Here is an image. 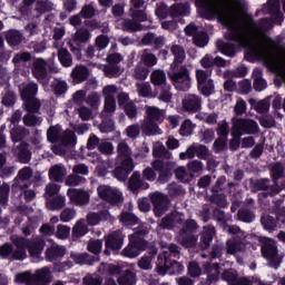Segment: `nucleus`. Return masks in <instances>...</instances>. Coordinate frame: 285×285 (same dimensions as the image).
I'll use <instances>...</instances> for the list:
<instances>
[{"mask_svg":"<svg viewBox=\"0 0 285 285\" xmlns=\"http://www.w3.org/2000/svg\"><path fill=\"white\" fill-rule=\"evenodd\" d=\"M150 82L153 86H166L167 83V78H166V71L161 69H155L150 73Z\"/></svg>","mask_w":285,"mask_h":285,"instance_id":"nucleus-33","label":"nucleus"},{"mask_svg":"<svg viewBox=\"0 0 285 285\" xmlns=\"http://www.w3.org/2000/svg\"><path fill=\"white\" fill-rule=\"evenodd\" d=\"M58 60L61 63L62 68L72 67V55L66 48H60L58 50Z\"/></svg>","mask_w":285,"mask_h":285,"instance_id":"nucleus-36","label":"nucleus"},{"mask_svg":"<svg viewBox=\"0 0 285 285\" xmlns=\"http://www.w3.org/2000/svg\"><path fill=\"white\" fill-rule=\"evenodd\" d=\"M47 139L51 144H57L61 139V127L52 126L47 131Z\"/></svg>","mask_w":285,"mask_h":285,"instance_id":"nucleus-51","label":"nucleus"},{"mask_svg":"<svg viewBox=\"0 0 285 285\" xmlns=\"http://www.w3.org/2000/svg\"><path fill=\"white\" fill-rule=\"evenodd\" d=\"M213 237H215V227L214 226H205L203 229V236L200 240V246L204 250L210 247V242H213Z\"/></svg>","mask_w":285,"mask_h":285,"instance_id":"nucleus-29","label":"nucleus"},{"mask_svg":"<svg viewBox=\"0 0 285 285\" xmlns=\"http://www.w3.org/2000/svg\"><path fill=\"white\" fill-rule=\"evenodd\" d=\"M154 255H157V249H153L148 256H142L138 262V266L142 271H150L153 268V256Z\"/></svg>","mask_w":285,"mask_h":285,"instance_id":"nucleus-45","label":"nucleus"},{"mask_svg":"<svg viewBox=\"0 0 285 285\" xmlns=\"http://www.w3.org/2000/svg\"><path fill=\"white\" fill-rule=\"evenodd\" d=\"M262 254L265 259L269 261V266L272 268H275L276 271L279 268L283 256L279 255V252L277 250V242L274 239H267L262 247Z\"/></svg>","mask_w":285,"mask_h":285,"instance_id":"nucleus-9","label":"nucleus"},{"mask_svg":"<svg viewBox=\"0 0 285 285\" xmlns=\"http://www.w3.org/2000/svg\"><path fill=\"white\" fill-rule=\"evenodd\" d=\"M48 70L53 75H59V72H61V69L55 63V57L49 58L48 60L43 58H35L32 60L31 72L35 79L40 83H43V81L48 79Z\"/></svg>","mask_w":285,"mask_h":285,"instance_id":"nucleus-4","label":"nucleus"},{"mask_svg":"<svg viewBox=\"0 0 285 285\" xmlns=\"http://www.w3.org/2000/svg\"><path fill=\"white\" fill-rule=\"evenodd\" d=\"M170 52L174 56V62L171 63L173 71L168 73V77L176 90L186 92V90H190L193 81V78H190V70L184 65L177 69V63H184V60L186 59V50L180 45H173Z\"/></svg>","mask_w":285,"mask_h":285,"instance_id":"nucleus-1","label":"nucleus"},{"mask_svg":"<svg viewBox=\"0 0 285 285\" xmlns=\"http://www.w3.org/2000/svg\"><path fill=\"white\" fill-rule=\"evenodd\" d=\"M72 233L75 237H83V235L88 233V225L86 224V220H78L73 226Z\"/></svg>","mask_w":285,"mask_h":285,"instance_id":"nucleus-54","label":"nucleus"},{"mask_svg":"<svg viewBox=\"0 0 285 285\" xmlns=\"http://www.w3.org/2000/svg\"><path fill=\"white\" fill-rule=\"evenodd\" d=\"M105 246V255H110V250H121L124 246V234L120 232L109 234L106 238Z\"/></svg>","mask_w":285,"mask_h":285,"instance_id":"nucleus-15","label":"nucleus"},{"mask_svg":"<svg viewBox=\"0 0 285 285\" xmlns=\"http://www.w3.org/2000/svg\"><path fill=\"white\" fill-rule=\"evenodd\" d=\"M87 106L97 110L101 106V96L97 91H92L86 98Z\"/></svg>","mask_w":285,"mask_h":285,"instance_id":"nucleus-50","label":"nucleus"},{"mask_svg":"<svg viewBox=\"0 0 285 285\" xmlns=\"http://www.w3.org/2000/svg\"><path fill=\"white\" fill-rule=\"evenodd\" d=\"M271 173H272L273 181L277 184V180L284 177V165L282 163H275L271 167Z\"/></svg>","mask_w":285,"mask_h":285,"instance_id":"nucleus-55","label":"nucleus"},{"mask_svg":"<svg viewBox=\"0 0 285 285\" xmlns=\"http://www.w3.org/2000/svg\"><path fill=\"white\" fill-rule=\"evenodd\" d=\"M151 166L154 170L159 173L158 181H160V184H166V181H168V178L173 177V168H175V165L173 163L154 160Z\"/></svg>","mask_w":285,"mask_h":285,"instance_id":"nucleus-12","label":"nucleus"},{"mask_svg":"<svg viewBox=\"0 0 285 285\" xmlns=\"http://www.w3.org/2000/svg\"><path fill=\"white\" fill-rule=\"evenodd\" d=\"M163 255L158 256L156 273L158 275H166L167 272L170 275H179L184 272V265L179 262L170 259V257H179V247L175 244H170L167 247L163 246Z\"/></svg>","mask_w":285,"mask_h":285,"instance_id":"nucleus-2","label":"nucleus"},{"mask_svg":"<svg viewBox=\"0 0 285 285\" xmlns=\"http://www.w3.org/2000/svg\"><path fill=\"white\" fill-rule=\"evenodd\" d=\"M88 226H97L100 222H108L110 219V213L107 210L100 213H89L86 216Z\"/></svg>","mask_w":285,"mask_h":285,"instance_id":"nucleus-24","label":"nucleus"},{"mask_svg":"<svg viewBox=\"0 0 285 285\" xmlns=\"http://www.w3.org/2000/svg\"><path fill=\"white\" fill-rule=\"evenodd\" d=\"M146 119L156 121L157 124L164 122L166 119V110L160 109L156 106H145Z\"/></svg>","mask_w":285,"mask_h":285,"instance_id":"nucleus-20","label":"nucleus"},{"mask_svg":"<svg viewBox=\"0 0 285 285\" xmlns=\"http://www.w3.org/2000/svg\"><path fill=\"white\" fill-rule=\"evenodd\" d=\"M33 175H35V171L31 169V167L24 166L18 171L14 178V181L16 184H19L20 181H30Z\"/></svg>","mask_w":285,"mask_h":285,"instance_id":"nucleus-39","label":"nucleus"},{"mask_svg":"<svg viewBox=\"0 0 285 285\" xmlns=\"http://www.w3.org/2000/svg\"><path fill=\"white\" fill-rule=\"evenodd\" d=\"M55 276L50 267H42L36 269L35 273L23 272L16 275V282L18 284L26 285H50Z\"/></svg>","mask_w":285,"mask_h":285,"instance_id":"nucleus-3","label":"nucleus"},{"mask_svg":"<svg viewBox=\"0 0 285 285\" xmlns=\"http://www.w3.org/2000/svg\"><path fill=\"white\" fill-rule=\"evenodd\" d=\"M52 8H55V4L49 0H37L36 2V10L40 14H43V12H50Z\"/></svg>","mask_w":285,"mask_h":285,"instance_id":"nucleus-59","label":"nucleus"},{"mask_svg":"<svg viewBox=\"0 0 285 285\" xmlns=\"http://www.w3.org/2000/svg\"><path fill=\"white\" fill-rule=\"evenodd\" d=\"M148 75H150V69L140 62H138L131 71V77L136 81H146L148 79Z\"/></svg>","mask_w":285,"mask_h":285,"instance_id":"nucleus-28","label":"nucleus"},{"mask_svg":"<svg viewBox=\"0 0 285 285\" xmlns=\"http://www.w3.org/2000/svg\"><path fill=\"white\" fill-rule=\"evenodd\" d=\"M159 122L155 120H150L146 118L141 125V130L144 135H147L148 137L153 135H161V129H159Z\"/></svg>","mask_w":285,"mask_h":285,"instance_id":"nucleus-25","label":"nucleus"},{"mask_svg":"<svg viewBox=\"0 0 285 285\" xmlns=\"http://www.w3.org/2000/svg\"><path fill=\"white\" fill-rule=\"evenodd\" d=\"M244 135H259V124L250 118L233 117L232 118V137L239 139Z\"/></svg>","mask_w":285,"mask_h":285,"instance_id":"nucleus-5","label":"nucleus"},{"mask_svg":"<svg viewBox=\"0 0 285 285\" xmlns=\"http://www.w3.org/2000/svg\"><path fill=\"white\" fill-rule=\"evenodd\" d=\"M122 30L125 32H138L141 30V24L138 23L135 19H125L122 21Z\"/></svg>","mask_w":285,"mask_h":285,"instance_id":"nucleus-47","label":"nucleus"},{"mask_svg":"<svg viewBox=\"0 0 285 285\" xmlns=\"http://www.w3.org/2000/svg\"><path fill=\"white\" fill-rule=\"evenodd\" d=\"M117 282L119 285H135L137 284V275L132 271L127 269L124 275L118 277Z\"/></svg>","mask_w":285,"mask_h":285,"instance_id":"nucleus-41","label":"nucleus"},{"mask_svg":"<svg viewBox=\"0 0 285 285\" xmlns=\"http://www.w3.org/2000/svg\"><path fill=\"white\" fill-rule=\"evenodd\" d=\"M222 278L229 285H244L248 283V278L237 277V272L235 269H227L223 272Z\"/></svg>","mask_w":285,"mask_h":285,"instance_id":"nucleus-22","label":"nucleus"},{"mask_svg":"<svg viewBox=\"0 0 285 285\" xmlns=\"http://www.w3.org/2000/svg\"><path fill=\"white\" fill-rule=\"evenodd\" d=\"M153 155L163 159H170L173 157V154L164 145H156L153 149Z\"/></svg>","mask_w":285,"mask_h":285,"instance_id":"nucleus-58","label":"nucleus"},{"mask_svg":"<svg viewBox=\"0 0 285 285\" xmlns=\"http://www.w3.org/2000/svg\"><path fill=\"white\" fill-rule=\"evenodd\" d=\"M70 77L73 83H83L90 77V69L85 65H76L71 70Z\"/></svg>","mask_w":285,"mask_h":285,"instance_id":"nucleus-17","label":"nucleus"},{"mask_svg":"<svg viewBox=\"0 0 285 285\" xmlns=\"http://www.w3.org/2000/svg\"><path fill=\"white\" fill-rule=\"evenodd\" d=\"M97 194L102 202H107L111 206H121L124 204V194L116 187L99 185L97 187Z\"/></svg>","mask_w":285,"mask_h":285,"instance_id":"nucleus-8","label":"nucleus"},{"mask_svg":"<svg viewBox=\"0 0 285 285\" xmlns=\"http://www.w3.org/2000/svg\"><path fill=\"white\" fill-rule=\"evenodd\" d=\"M118 159L132 158V149L126 141H121L117 145Z\"/></svg>","mask_w":285,"mask_h":285,"instance_id":"nucleus-42","label":"nucleus"},{"mask_svg":"<svg viewBox=\"0 0 285 285\" xmlns=\"http://www.w3.org/2000/svg\"><path fill=\"white\" fill-rule=\"evenodd\" d=\"M7 43L11 48H17V46H20V43L23 42V33H21L19 30H9L6 33Z\"/></svg>","mask_w":285,"mask_h":285,"instance_id":"nucleus-31","label":"nucleus"},{"mask_svg":"<svg viewBox=\"0 0 285 285\" xmlns=\"http://www.w3.org/2000/svg\"><path fill=\"white\" fill-rule=\"evenodd\" d=\"M213 75L212 70L196 69L197 86L204 85L205 81H210Z\"/></svg>","mask_w":285,"mask_h":285,"instance_id":"nucleus-56","label":"nucleus"},{"mask_svg":"<svg viewBox=\"0 0 285 285\" xmlns=\"http://www.w3.org/2000/svg\"><path fill=\"white\" fill-rule=\"evenodd\" d=\"M39 92V86L36 82H30L20 91V97L22 101H28L29 99H37V94Z\"/></svg>","mask_w":285,"mask_h":285,"instance_id":"nucleus-26","label":"nucleus"},{"mask_svg":"<svg viewBox=\"0 0 285 285\" xmlns=\"http://www.w3.org/2000/svg\"><path fill=\"white\" fill-rule=\"evenodd\" d=\"M141 175L139 174V171H135L131 177L129 178L128 181V188L129 190H139V188H141Z\"/></svg>","mask_w":285,"mask_h":285,"instance_id":"nucleus-52","label":"nucleus"},{"mask_svg":"<svg viewBox=\"0 0 285 285\" xmlns=\"http://www.w3.org/2000/svg\"><path fill=\"white\" fill-rule=\"evenodd\" d=\"M183 108L186 112H197L202 109V98L197 95H188L183 99Z\"/></svg>","mask_w":285,"mask_h":285,"instance_id":"nucleus-18","label":"nucleus"},{"mask_svg":"<svg viewBox=\"0 0 285 285\" xmlns=\"http://www.w3.org/2000/svg\"><path fill=\"white\" fill-rule=\"evenodd\" d=\"M11 242L17 248H26L30 257H33L35 259H39L43 253V248H46V240L41 237L28 239L19 236H12Z\"/></svg>","mask_w":285,"mask_h":285,"instance_id":"nucleus-6","label":"nucleus"},{"mask_svg":"<svg viewBox=\"0 0 285 285\" xmlns=\"http://www.w3.org/2000/svg\"><path fill=\"white\" fill-rule=\"evenodd\" d=\"M227 233H229V235H234L232 239L226 242L227 255L244 253L246 250V233L235 225L227 226Z\"/></svg>","mask_w":285,"mask_h":285,"instance_id":"nucleus-7","label":"nucleus"},{"mask_svg":"<svg viewBox=\"0 0 285 285\" xmlns=\"http://www.w3.org/2000/svg\"><path fill=\"white\" fill-rule=\"evenodd\" d=\"M63 255H66V247L57 244H52L45 252L47 262H57V259H61Z\"/></svg>","mask_w":285,"mask_h":285,"instance_id":"nucleus-21","label":"nucleus"},{"mask_svg":"<svg viewBox=\"0 0 285 285\" xmlns=\"http://www.w3.org/2000/svg\"><path fill=\"white\" fill-rule=\"evenodd\" d=\"M253 79H254V88L258 92H262V90H265L266 88V80L262 78V70L255 69L253 72Z\"/></svg>","mask_w":285,"mask_h":285,"instance_id":"nucleus-44","label":"nucleus"},{"mask_svg":"<svg viewBox=\"0 0 285 285\" xmlns=\"http://www.w3.org/2000/svg\"><path fill=\"white\" fill-rule=\"evenodd\" d=\"M149 197L154 206V213L157 217H161V215L170 208V199L168 196L159 191H155L150 194Z\"/></svg>","mask_w":285,"mask_h":285,"instance_id":"nucleus-11","label":"nucleus"},{"mask_svg":"<svg viewBox=\"0 0 285 285\" xmlns=\"http://www.w3.org/2000/svg\"><path fill=\"white\" fill-rule=\"evenodd\" d=\"M255 187L258 190H266V193H268V195L271 196L277 195L279 190H282V188L279 187V185H277V183H275L274 180L271 181V179L268 178H262L257 180L255 184Z\"/></svg>","mask_w":285,"mask_h":285,"instance_id":"nucleus-19","label":"nucleus"},{"mask_svg":"<svg viewBox=\"0 0 285 285\" xmlns=\"http://www.w3.org/2000/svg\"><path fill=\"white\" fill-rule=\"evenodd\" d=\"M66 186H79L80 184H86V178L77 174H70L66 180Z\"/></svg>","mask_w":285,"mask_h":285,"instance_id":"nucleus-63","label":"nucleus"},{"mask_svg":"<svg viewBox=\"0 0 285 285\" xmlns=\"http://www.w3.org/2000/svg\"><path fill=\"white\" fill-rule=\"evenodd\" d=\"M60 141L63 146H76L77 135L75 131L67 129L60 135Z\"/></svg>","mask_w":285,"mask_h":285,"instance_id":"nucleus-40","label":"nucleus"},{"mask_svg":"<svg viewBox=\"0 0 285 285\" xmlns=\"http://www.w3.org/2000/svg\"><path fill=\"white\" fill-rule=\"evenodd\" d=\"M67 197L76 206H88L90 204V194L83 189L70 188L67 191Z\"/></svg>","mask_w":285,"mask_h":285,"instance_id":"nucleus-14","label":"nucleus"},{"mask_svg":"<svg viewBox=\"0 0 285 285\" xmlns=\"http://www.w3.org/2000/svg\"><path fill=\"white\" fill-rule=\"evenodd\" d=\"M181 224H184V214L179 212H171L160 220L158 228H161L163 230H170L171 228L181 226Z\"/></svg>","mask_w":285,"mask_h":285,"instance_id":"nucleus-13","label":"nucleus"},{"mask_svg":"<svg viewBox=\"0 0 285 285\" xmlns=\"http://www.w3.org/2000/svg\"><path fill=\"white\" fill-rule=\"evenodd\" d=\"M28 136V129L24 127H13L11 129V139L12 141H21V139H24Z\"/></svg>","mask_w":285,"mask_h":285,"instance_id":"nucleus-57","label":"nucleus"},{"mask_svg":"<svg viewBox=\"0 0 285 285\" xmlns=\"http://www.w3.org/2000/svg\"><path fill=\"white\" fill-rule=\"evenodd\" d=\"M61 190V186L57 185L56 183H49L45 187V198L51 199L55 197V195H59V191Z\"/></svg>","mask_w":285,"mask_h":285,"instance_id":"nucleus-53","label":"nucleus"},{"mask_svg":"<svg viewBox=\"0 0 285 285\" xmlns=\"http://www.w3.org/2000/svg\"><path fill=\"white\" fill-rule=\"evenodd\" d=\"M13 155L17 157L19 164H30L32 159L30 144L26 141L20 142L16 148H13Z\"/></svg>","mask_w":285,"mask_h":285,"instance_id":"nucleus-16","label":"nucleus"},{"mask_svg":"<svg viewBox=\"0 0 285 285\" xmlns=\"http://www.w3.org/2000/svg\"><path fill=\"white\" fill-rule=\"evenodd\" d=\"M141 42L144 46H156L159 47L164 43V37H159L155 33H147L142 39Z\"/></svg>","mask_w":285,"mask_h":285,"instance_id":"nucleus-43","label":"nucleus"},{"mask_svg":"<svg viewBox=\"0 0 285 285\" xmlns=\"http://www.w3.org/2000/svg\"><path fill=\"white\" fill-rule=\"evenodd\" d=\"M66 167L63 165H55L49 170V177L53 181H62L63 177L67 175Z\"/></svg>","mask_w":285,"mask_h":285,"instance_id":"nucleus-34","label":"nucleus"},{"mask_svg":"<svg viewBox=\"0 0 285 285\" xmlns=\"http://www.w3.org/2000/svg\"><path fill=\"white\" fill-rule=\"evenodd\" d=\"M194 43L197 48H206L208 46V33L200 31L194 36Z\"/></svg>","mask_w":285,"mask_h":285,"instance_id":"nucleus-61","label":"nucleus"},{"mask_svg":"<svg viewBox=\"0 0 285 285\" xmlns=\"http://www.w3.org/2000/svg\"><path fill=\"white\" fill-rule=\"evenodd\" d=\"M136 91L138 96L145 99L155 97L153 96V86H150V82H136Z\"/></svg>","mask_w":285,"mask_h":285,"instance_id":"nucleus-35","label":"nucleus"},{"mask_svg":"<svg viewBox=\"0 0 285 285\" xmlns=\"http://www.w3.org/2000/svg\"><path fill=\"white\" fill-rule=\"evenodd\" d=\"M203 269L205 271V273H207V278L209 282H217V279H219V273H222V271L219 269V264L205 263L203 265Z\"/></svg>","mask_w":285,"mask_h":285,"instance_id":"nucleus-30","label":"nucleus"},{"mask_svg":"<svg viewBox=\"0 0 285 285\" xmlns=\"http://www.w3.org/2000/svg\"><path fill=\"white\" fill-rule=\"evenodd\" d=\"M148 243L144 240L141 234L135 233L129 236V245L121 252L124 257H129L130 259L138 257L140 250H146Z\"/></svg>","mask_w":285,"mask_h":285,"instance_id":"nucleus-10","label":"nucleus"},{"mask_svg":"<svg viewBox=\"0 0 285 285\" xmlns=\"http://www.w3.org/2000/svg\"><path fill=\"white\" fill-rule=\"evenodd\" d=\"M190 14V4L188 2L185 3H176L169 8V16L173 19H177V17H188Z\"/></svg>","mask_w":285,"mask_h":285,"instance_id":"nucleus-23","label":"nucleus"},{"mask_svg":"<svg viewBox=\"0 0 285 285\" xmlns=\"http://www.w3.org/2000/svg\"><path fill=\"white\" fill-rule=\"evenodd\" d=\"M22 121H23L24 126L32 128L35 126L41 125V117H39L32 112H29L23 116Z\"/></svg>","mask_w":285,"mask_h":285,"instance_id":"nucleus-49","label":"nucleus"},{"mask_svg":"<svg viewBox=\"0 0 285 285\" xmlns=\"http://www.w3.org/2000/svg\"><path fill=\"white\" fill-rule=\"evenodd\" d=\"M173 87L170 85H164L160 89L158 99L165 104H170L173 101Z\"/></svg>","mask_w":285,"mask_h":285,"instance_id":"nucleus-46","label":"nucleus"},{"mask_svg":"<svg viewBox=\"0 0 285 285\" xmlns=\"http://www.w3.org/2000/svg\"><path fill=\"white\" fill-rule=\"evenodd\" d=\"M23 101H24L23 104L24 110L27 112L35 114L41 109V101L38 98H31L29 100H23Z\"/></svg>","mask_w":285,"mask_h":285,"instance_id":"nucleus-48","label":"nucleus"},{"mask_svg":"<svg viewBox=\"0 0 285 285\" xmlns=\"http://www.w3.org/2000/svg\"><path fill=\"white\" fill-rule=\"evenodd\" d=\"M217 48L223 55H226V57H235V52H237V48L234 43L224 42L223 40L217 41Z\"/></svg>","mask_w":285,"mask_h":285,"instance_id":"nucleus-37","label":"nucleus"},{"mask_svg":"<svg viewBox=\"0 0 285 285\" xmlns=\"http://www.w3.org/2000/svg\"><path fill=\"white\" fill-rule=\"evenodd\" d=\"M48 210H61L66 208V196L57 195L46 200Z\"/></svg>","mask_w":285,"mask_h":285,"instance_id":"nucleus-27","label":"nucleus"},{"mask_svg":"<svg viewBox=\"0 0 285 285\" xmlns=\"http://www.w3.org/2000/svg\"><path fill=\"white\" fill-rule=\"evenodd\" d=\"M146 68H153L154 66H157V56L155 53L150 52L148 49H144L140 52V62Z\"/></svg>","mask_w":285,"mask_h":285,"instance_id":"nucleus-32","label":"nucleus"},{"mask_svg":"<svg viewBox=\"0 0 285 285\" xmlns=\"http://www.w3.org/2000/svg\"><path fill=\"white\" fill-rule=\"evenodd\" d=\"M83 285H101L104 284V277L97 275V274H87L82 278Z\"/></svg>","mask_w":285,"mask_h":285,"instance_id":"nucleus-62","label":"nucleus"},{"mask_svg":"<svg viewBox=\"0 0 285 285\" xmlns=\"http://www.w3.org/2000/svg\"><path fill=\"white\" fill-rule=\"evenodd\" d=\"M97 14V9L95 8V3L85 4L80 10V17L83 19H92Z\"/></svg>","mask_w":285,"mask_h":285,"instance_id":"nucleus-60","label":"nucleus"},{"mask_svg":"<svg viewBox=\"0 0 285 285\" xmlns=\"http://www.w3.org/2000/svg\"><path fill=\"white\" fill-rule=\"evenodd\" d=\"M104 72L106 77H119L121 75L122 70L121 67L117 65H107L104 68Z\"/></svg>","mask_w":285,"mask_h":285,"instance_id":"nucleus-64","label":"nucleus"},{"mask_svg":"<svg viewBox=\"0 0 285 285\" xmlns=\"http://www.w3.org/2000/svg\"><path fill=\"white\" fill-rule=\"evenodd\" d=\"M115 110H117V100L105 99V105L100 117H102V119H108V117H112L115 115Z\"/></svg>","mask_w":285,"mask_h":285,"instance_id":"nucleus-38","label":"nucleus"}]
</instances>
